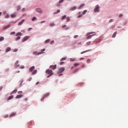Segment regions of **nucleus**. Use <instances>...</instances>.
<instances>
[{"label":"nucleus","instance_id":"nucleus-1","mask_svg":"<svg viewBox=\"0 0 128 128\" xmlns=\"http://www.w3.org/2000/svg\"><path fill=\"white\" fill-rule=\"evenodd\" d=\"M96 34V32H89L86 34V36H87L86 38H87V40H90V39L92 38V36H96V34H93L92 35L90 36V34Z\"/></svg>","mask_w":128,"mask_h":128},{"label":"nucleus","instance_id":"nucleus-2","mask_svg":"<svg viewBox=\"0 0 128 128\" xmlns=\"http://www.w3.org/2000/svg\"><path fill=\"white\" fill-rule=\"evenodd\" d=\"M94 12H100V6L98 5L96 6V8L94 10Z\"/></svg>","mask_w":128,"mask_h":128},{"label":"nucleus","instance_id":"nucleus-3","mask_svg":"<svg viewBox=\"0 0 128 128\" xmlns=\"http://www.w3.org/2000/svg\"><path fill=\"white\" fill-rule=\"evenodd\" d=\"M46 74H50V76H52L54 74V72H52V70H46Z\"/></svg>","mask_w":128,"mask_h":128},{"label":"nucleus","instance_id":"nucleus-4","mask_svg":"<svg viewBox=\"0 0 128 128\" xmlns=\"http://www.w3.org/2000/svg\"><path fill=\"white\" fill-rule=\"evenodd\" d=\"M30 39V36H25L24 38H23V40H22V42H26V40H28Z\"/></svg>","mask_w":128,"mask_h":128},{"label":"nucleus","instance_id":"nucleus-5","mask_svg":"<svg viewBox=\"0 0 128 128\" xmlns=\"http://www.w3.org/2000/svg\"><path fill=\"white\" fill-rule=\"evenodd\" d=\"M49 96L50 93H46V94H45L44 97L42 98H41V102H42V100H44L46 98H48V96Z\"/></svg>","mask_w":128,"mask_h":128},{"label":"nucleus","instance_id":"nucleus-6","mask_svg":"<svg viewBox=\"0 0 128 128\" xmlns=\"http://www.w3.org/2000/svg\"><path fill=\"white\" fill-rule=\"evenodd\" d=\"M64 72V68H60L58 70V74H61V72Z\"/></svg>","mask_w":128,"mask_h":128},{"label":"nucleus","instance_id":"nucleus-7","mask_svg":"<svg viewBox=\"0 0 128 128\" xmlns=\"http://www.w3.org/2000/svg\"><path fill=\"white\" fill-rule=\"evenodd\" d=\"M44 54V52H40L38 54V52H34L33 54H37L38 56H39V54Z\"/></svg>","mask_w":128,"mask_h":128},{"label":"nucleus","instance_id":"nucleus-8","mask_svg":"<svg viewBox=\"0 0 128 128\" xmlns=\"http://www.w3.org/2000/svg\"><path fill=\"white\" fill-rule=\"evenodd\" d=\"M50 68H52V70H56V64L50 66Z\"/></svg>","mask_w":128,"mask_h":128},{"label":"nucleus","instance_id":"nucleus-9","mask_svg":"<svg viewBox=\"0 0 128 128\" xmlns=\"http://www.w3.org/2000/svg\"><path fill=\"white\" fill-rule=\"evenodd\" d=\"M19 61L17 60L14 63V66L18 68V66H20V64H18Z\"/></svg>","mask_w":128,"mask_h":128},{"label":"nucleus","instance_id":"nucleus-10","mask_svg":"<svg viewBox=\"0 0 128 128\" xmlns=\"http://www.w3.org/2000/svg\"><path fill=\"white\" fill-rule=\"evenodd\" d=\"M34 70V66H32L29 68V70L30 72H32Z\"/></svg>","mask_w":128,"mask_h":128},{"label":"nucleus","instance_id":"nucleus-11","mask_svg":"<svg viewBox=\"0 0 128 128\" xmlns=\"http://www.w3.org/2000/svg\"><path fill=\"white\" fill-rule=\"evenodd\" d=\"M76 10V6H74L71 7L70 8V10Z\"/></svg>","mask_w":128,"mask_h":128},{"label":"nucleus","instance_id":"nucleus-12","mask_svg":"<svg viewBox=\"0 0 128 128\" xmlns=\"http://www.w3.org/2000/svg\"><path fill=\"white\" fill-rule=\"evenodd\" d=\"M24 19H23L21 22H20L18 24V26H22V24H24Z\"/></svg>","mask_w":128,"mask_h":128},{"label":"nucleus","instance_id":"nucleus-13","mask_svg":"<svg viewBox=\"0 0 128 128\" xmlns=\"http://www.w3.org/2000/svg\"><path fill=\"white\" fill-rule=\"evenodd\" d=\"M10 28V25L8 24V25H7L6 26L4 27V30H6L8 28Z\"/></svg>","mask_w":128,"mask_h":128},{"label":"nucleus","instance_id":"nucleus-14","mask_svg":"<svg viewBox=\"0 0 128 128\" xmlns=\"http://www.w3.org/2000/svg\"><path fill=\"white\" fill-rule=\"evenodd\" d=\"M84 6H86V4H81L80 6H79V8H78V10H80V8H84Z\"/></svg>","mask_w":128,"mask_h":128},{"label":"nucleus","instance_id":"nucleus-15","mask_svg":"<svg viewBox=\"0 0 128 128\" xmlns=\"http://www.w3.org/2000/svg\"><path fill=\"white\" fill-rule=\"evenodd\" d=\"M16 92H18V90L16 89L10 93V94H16Z\"/></svg>","mask_w":128,"mask_h":128},{"label":"nucleus","instance_id":"nucleus-16","mask_svg":"<svg viewBox=\"0 0 128 128\" xmlns=\"http://www.w3.org/2000/svg\"><path fill=\"white\" fill-rule=\"evenodd\" d=\"M36 12H39L40 14L41 12H42V9L38 8L36 9Z\"/></svg>","mask_w":128,"mask_h":128},{"label":"nucleus","instance_id":"nucleus-17","mask_svg":"<svg viewBox=\"0 0 128 128\" xmlns=\"http://www.w3.org/2000/svg\"><path fill=\"white\" fill-rule=\"evenodd\" d=\"M90 52V50H85L84 52H80V54H86V52Z\"/></svg>","mask_w":128,"mask_h":128},{"label":"nucleus","instance_id":"nucleus-18","mask_svg":"<svg viewBox=\"0 0 128 128\" xmlns=\"http://www.w3.org/2000/svg\"><path fill=\"white\" fill-rule=\"evenodd\" d=\"M10 47H8L6 48V52H10Z\"/></svg>","mask_w":128,"mask_h":128},{"label":"nucleus","instance_id":"nucleus-19","mask_svg":"<svg viewBox=\"0 0 128 128\" xmlns=\"http://www.w3.org/2000/svg\"><path fill=\"white\" fill-rule=\"evenodd\" d=\"M23 96L20 94V95H18L17 96H16V99H18V98H22Z\"/></svg>","mask_w":128,"mask_h":128},{"label":"nucleus","instance_id":"nucleus-20","mask_svg":"<svg viewBox=\"0 0 128 128\" xmlns=\"http://www.w3.org/2000/svg\"><path fill=\"white\" fill-rule=\"evenodd\" d=\"M22 36V34L20 32H18L16 34V36Z\"/></svg>","mask_w":128,"mask_h":128},{"label":"nucleus","instance_id":"nucleus-21","mask_svg":"<svg viewBox=\"0 0 128 128\" xmlns=\"http://www.w3.org/2000/svg\"><path fill=\"white\" fill-rule=\"evenodd\" d=\"M12 98H14V96H12V95L10 96L8 98V100H12Z\"/></svg>","mask_w":128,"mask_h":128},{"label":"nucleus","instance_id":"nucleus-22","mask_svg":"<svg viewBox=\"0 0 128 128\" xmlns=\"http://www.w3.org/2000/svg\"><path fill=\"white\" fill-rule=\"evenodd\" d=\"M16 15L15 14V13L12 14L10 16L11 18H16Z\"/></svg>","mask_w":128,"mask_h":128},{"label":"nucleus","instance_id":"nucleus-23","mask_svg":"<svg viewBox=\"0 0 128 128\" xmlns=\"http://www.w3.org/2000/svg\"><path fill=\"white\" fill-rule=\"evenodd\" d=\"M116 36V32H114V34H113L112 36V38H114L115 36Z\"/></svg>","mask_w":128,"mask_h":128},{"label":"nucleus","instance_id":"nucleus-24","mask_svg":"<svg viewBox=\"0 0 128 128\" xmlns=\"http://www.w3.org/2000/svg\"><path fill=\"white\" fill-rule=\"evenodd\" d=\"M66 22H70V19L69 18V17H67L66 18Z\"/></svg>","mask_w":128,"mask_h":128},{"label":"nucleus","instance_id":"nucleus-25","mask_svg":"<svg viewBox=\"0 0 128 128\" xmlns=\"http://www.w3.org/2000/svg\"><path fill=\"white\" fill-rule=\"evenodd\" d=\"M36 72H38V70H34L32 72V74H36Z\"/></svg>","mask_w":128,"mask_h":128},{"label":"nucleus","instance_id":"nucleus-26","mask_svg":"<svg viewBox=\"0 0 128 128\" xmlns=\"http://www.w3.org/2000/svg\"><path fill=\"white\" fill-rule=\"evenodd\" d=\"M16 10L18 12V10H20V6H17V9Z\"/></svg>","mask_w":128,"mask_h":128},{"label":"nucleus","instance_id":"nucleus-27","mask_svg":"<svg viewBox=\"0 0 128 128\" xmlns=\"http://www.w3.org/2000/svg\"><path fill=\"white\" fill-rule=\"evenodd\" d=\"M4 40V38L3 36H1L0 38V42H2V40Z\"/></svg>","mask_w":128,"mask_h":128},{"label":"nucleus","instance_id":"nucleus-28","mask_svg":"<svg viewBox=\"0 0 128 128\" xmlns=\"http://www.w3.org/2000/svg\"><path fill=\"white\" fill-rule=\"evenodd\" d=\"M74 66L76 67L78 66H80V63H75L74 64Z\"/></svg>","mask_w":128,"mask_h":128},{"label":"nucleus","instance_id":"nucleus-29","mask_svg":"<svg viewBox=\"0 0 128 128\" xmlns=\"http://www.w3.org/2000/svg\"><path fill=\"white\" fill-rule=\"evenodd\" d=\"M66 18V15L64 16H62V17L61 18V20H64V18Z\"/></svg>","mask_w":128,"mask_h":128},{"label":"nucleus","instance_id":"nucleus-30","mask_svg":"<svg viewBox=\"0 0 128 128\" xmlns=\"http://www.w3.org/2000/svg\"><path fill=\"white\" fill-rule=\"evenodd\" d=\"M80 70V68H77L75 70L74 72H74H78V70Z\"/></svg>","mask_w":128,"mask_h":128},{"label":"nucleus","instance_id":"nucleus-31","mask_svg":"<svg viewBox=\"0 0 128 128\" xmlns=\"http://www.w3.org/2000/svg\"><path fill=\"white\" fill-rule=\"evenodd\" d=\"M50 42V40L48 39L45 41V44H48V42Z\"/></svg>","mask_w":128,"mask_h":128},{"label":"nucleus","instance_id":"nucleus-32","mask_svg":"<svg viewBox=\"0 0 128 128\" xmlns=\"http://www.w3.org/2000/svg\"><path fill=\"white\" fill-rule=\"evenodd\" d=\"M90 44H92V42H87L86 43V44L87 46H90Z\"/></svg>","mask_w":128,"mask_h":128},{"label":"nucleus","instance_id":"nucleus-33","mask_svg":"<svg viewBox=\"0 0 128 128\" xmlns=\"http://www.w3.org/2000/svg\"><path fill=\"white\" fill-rule=\"evenodd\" d=\"M55 26L54 23H51V24H50V26Z\"/></svg>","mask_w":128,"mask_h":128},{"label":"nucleus","instance_id":"nucleus-34","mask_svg":"<svg viewBox=\"0 0 128 128\" xmlns=\"http://www.w3.org/2000/svg\"><path fill=\"white\" fill-rule=\"evenodd\" d=\"M20 40V36H18L16 39V42H18V40Z\"/></svg>","mask_w":128,"mask_h":128},{"label":"nucleus","instance_id":"nucleus-35","mask_svg":"<svg viewBox=\"0 0 128 128\" xmlns=\"http://www.w3.org/2000/svg\"><path fill=\"white\" fill-rule=\"evenodd\" d=\"M88 12L87 10H84L83 12L82 13V14H86V12Z\"/></svg>","mask_w":128,"mask_h":128},{"label":"nucleus","instance_id":"nucleus-36","mask_svg":"<svg viewBox=\"0 0 128 128\" xmlns=\"http://www.w3.org/2000/svg\"><path fill=\"white\" fill-rule=\"evenodd\" d=\"M36 20V17H33L32 20V22H34V20Z\"/></svg>","mask_w":128,"mask_h":128},{"label":"nucleus","instance_id":"nucleus-37","mask_svg":"<svg viewBox=\"0 0 128 128\" xmlns=\"http://www.w3.org/2000/svg\"><path fill=\"white\" fill-rule=\"evenodd\" d=\"M14 34H16V32H12L10 34V36H14Z\"/></svg>","mask_w":128,"mask_h":128},{"label":"nucleus","instance_id":"nucleus-38","mask_svg":"<svg viewBox=\"0 0 128 128\" xmlns=\"http://www.w3.org/2000/svg\"><path fill=\"white\" fill-rule=\"evenodd\" d=\"M86 62H87V64H90V59H88L86 60Z\"/></svg>","mask_w":128,"mask_h":128},{"label":"nucleus","instance_id":"nucleus-39","mask_svg":"<svg viewBox=\"0 0 128 128\" xmlns=\"http://www.w3.org/2000/svg\"><path fill=\"white\" fill-rule=\"evenodd\" d=\"M60 12V10H57L56 12H54V14H58V12Z\"/></svg>","mask_w":128,"mask_h":128},{"label":"nucleus","instance_id":"nucleus-40","mask_svg":"<svg viewBox=\"0 0 128 128\" xmlns=\"http://www.w3.org/2000/svg\"><path fill=\"white\" fill-rule=\"evenodd\" d=\"M66 60V58H62L60 60V61L62 62V60Z\"/></svg>","mask_w":128,"mask_h":128},{"label":"nucleus","instance_id":"nucleus-41","mask_svg":"<svg viewBox=\"0 0 128 128\" xmlns=\"http://www.w3.org/2000/svg\"><path fill=\"white\" fill-rule=\"evenodd\" d=\"M18 94H22V91H18Z\"/></svg>","mask_w":128,"mask_h":128},{"label":"nucleus","instance_id":"nucleus-42","mask_svg":"<svg viewBox=\"0 0 128 128\" xmlns=\"http://www.w3.org/2000/svg\"><path fill=\"white\" fill-rule=\"evenodd\" d=\"M122 16H124V14H120L118 16V18H122Z\"/></svg>","mask_w":128,"mask_h":128},{"label":"nucleus","instance_id":"nucleus-43","mask_svg":"<svg viewBox=\"0 0 128 128\" xmlns=\"http://www.w3.org/2000/svg\"><path fill=\"white\" fill-rule=\"evenodd\" d=\"M5 18H10V15L8 14L6 15Z\"/></svg>","mask_w":128,"mask_h":128},{"label":"nucleus","instance_id":"nucleus-44","mask_svg":"<svg viewBox=\"0 0 128 128\" xmlns=\"http://www.w3.org/2000/svg\"><path fill=\"white\" fill-rule=\"evenodd\" d=\"M20 68L22 69V68H24V66H22L20 67Z\"/></svg>","mask_w":128,"mask_h":128},{"label":"nucleus","instance_id":"nucleus-45","mask_svg":"<svg viewBox=\"0 0 128 128\" xmlns=\"http://www.w3.org/2000/svg\"><path fill=\"white\" fill-rule=\"evenodd\" d=\"M62 2H64V0H60L59 4H62Z\"/></svg>","mask_w":128,"mask_h":128},{"label":"nucleus","instance_id":"nucleus-46","mask_svg":"<svg viewBox=\"0 0 128 128\" xmlns=\"http://www.w3.org/2000/svg\"><path fill=\"white\" fill-rule=\"evenodd\" d=\"M114 22V19H111L109 20V22Z\"/></svg>","mask_w":128,"mask_h":128},{"label":"nucleus","instance_id":"nucleus-47","mask_svg":"<svg viewBox=\"0 0 128 128\" xmlns=\"http://www.w3.org/2000/svg\"><path fill=\"white\" fill-rule=\"evenodd\" d=\"M54 41L52 40L50 42V44H54Z\"/></svg>","mask_w":128,"mask_h":128},{"label":"nucleus","instance_id":"nucleus-48","mask_svg":"<svg viewBox=\"0 0 128 128\" xmlns=\"http://www.w3.org/2000/svg\"><path fill=\"white\" fill-rule=\"evenodd\" d=\"M82 15L80 14V15L78 16V18H82Z\"/></svg>","mask_w":128,"mask_h":128},{"label":"nucleus","instance_id":"nucleus-49","mask_svg":"<svg viewBox=\"0 0 128 128\" xmlns=\"http://www.w3.org/2000/svg\"><path fill=\"white\" fill-rule=\"evenodd\" d=\"M78 35L74 36V38H78Z\"/></svg>","mask_w":128,"mask_h":128},{"label":"nucleus","instance_id":"nucleus-50","mask_svg":"<svg viewBox=\"0 0 128 128\" xmlns=\"http://www.w3.org/2000/svg\"><path fill=\"white\" fill-rule=\"evenodd\" d=\"M18 49H14V52H18Z\"/></svg>","mask_w":128,"mask_h":128},{"label":"nucleus","instance_id":"nucleus-51","mask_svg":"<svg viewBox=\"0 0 128 128\" xmlns=\"http://www.w3.org/2000/svg\"><path fill=\"white\" fill-rule=\"evenodd\" d=\"M44 22H46V20L41 21V22H40V24H44Z\"/></svg>","mask_w":128,"mask_h":128},{"label":"nucleus","instance_id":"nucleus-52","mask_svg":"<svg viewBox=\"0 0 128 128\" xmlns=\"http://www.w3.org/2000/svg\"><path fill=\"white\" fill-rule=\"evenodd\" d=\"M44 50H46L45 48L42 49V50H40V52H44Z\"/></svg>","mask_w":128,"mask_h":128},{"label":"nucleus","instance_id":"nucleus-53","mask_svg":"<svg viewBox=\"0 0 128 128\" xmlns=\"http://www.w3.org/2000/svg\"><path fill=\"white\" fill-rule=\"evenodd\" d=\"M64 64V62H60V64Z\"/></svg>","mask_w":128,"mask_h":128},{"label":"nucleus","instance_id":"nucleus-54","mask_svg":"<svg viewBox=\"0 0 128 128\" xmlns=\"http://www.w3.org/2000/svg\"><path fill=\"white\" fill-rule=\"evenodd\" d=\"M32 77H30V78H29V82H30V80H32Z\"/></svg>","mask_w":128,"mask_h":128},{"label":"nucleus","instance_id":"nucleus-55","mask_svg":"<svg viewBox=\"0 0 128 128\" xmlns=\"http://www.w3.org/2000/svg\"><path fill=\"white\" fill-rule=\"evenodd\" d=\"M66 25H64V26H62V28H66Z\"/></svg>","mask_w":128,"mask_h":128},{"label":"nucleus","instance_id":"nucleus-56","mask_svg":"<svg viewBox=\"0 0 128 128\" xmlns=\"http://www.w3.org/2000/svg\"><path fill=\"white\" fill-rule=\"evenodd\" d=\"M16 116V114H12L10 116Z\"/></svg>","mask_w":128,"mask_h":128},{"label":"nucleus","instance_id":"nucleus-57","mask_svg":"<svg viewBox=\"0 0 128 128\" xmlns=\"http://www.w3.org/2000/svg\"><path fill=\"white\" fill-rule=\"evenodd\" d=\"M30 30H32V28H30L28 29V31L30 32Z\"/></svg>","mask_w":128,"mask_h":128},{"label":"nucleus","instance_id":"nucleus-58","mask_svg":"<svg viewBox=\"0 0 128 128\" xmlns=\"http://www.w3.org/2000/svg\"><path fill=\"white\" fill-rule=\"evenodd\" d=\"M24 102H26V100H28V98H24Z\"/></svg>","mask_w":128,"mask_h":128},{"label":"nucleus","instance_id":"nucleus-59","mask_svg":"<svg viewBox=\"0 0 128 128\" xmlns=\"http://www.w3.org/2000/svg\"><path fill=\"white\" fill-rule=\"evenodd\" d=\"M84 60V58H80V60Z\"/></svg>","mask_w":128,"mask_h":128},{"label":"nucleus","instance_id":"nucleus-60","mask_svg":"<svg viewBox=\"0 0 128 128\" xmlns=\"http://www.w3.org/2000/svg\"><path fill=\"white\" fill-rule=\"evenodd\" d=\"M84 66H86V65L82 64V68H84Z\"/></svg>","mask_w":128,"mask_h":128},{"label":"nucleus","instance_id":"nucleus-61","mask_svg":"<svg viewBox=\"0 0 128 128\" xmlns=\"http://www.w3.org/2000/svg\"><path fill=\"white\" fill-rule=\"evenodd\" d=\"M2 90V86H0V92Z\"/></svg>","mask_w":128,"mask_h":128},{"label":"nucleus","instance_id":"nucleus-62","mask_svg":"<svg viewBox=\"0 0 128 128\" xmlns=\"http://www.w3.org/2000/svg\"><path fill=\"white\" fill-rule=\"evenodd\" d=\"M62 76V74H60L58 75L59 76Z\"/></svg>","mask_w":128,"mask_h":128},{"label":"nucleus","instance_id":"nucleus-63","mask_svg":"<svg viewBox=\"0 0 128 128\" xmlns=\"http://www.w3.org/2000/svg\"><path fill=\"white\" fill-rule=\"evenodd\" d=\"M40 84V82H37L36 83V86H37V84Z\"/></svg>","mask_w":128,"mask_h":128},{"label":"nucleus","instance_id":"nucleus-64","mask_svg":"<svg viewBox=\"0 0 128 128\" xmlns=\"http://www.w3.org/2000/svg\"><path fill=\"white\" fill-rule=\"evenodd\" d=\"M50 76H52V75H50H50H48V76H47V78H50Z\"/></svg>","mask_w":128,"mask_h":128}]
</instances>
